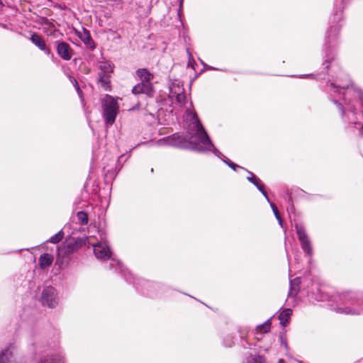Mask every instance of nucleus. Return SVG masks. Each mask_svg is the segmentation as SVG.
Returning <instances> with one entry per match:
<instances>
[{
	"mask_svg": "<svg viewBox=\"0 0 363 363\" xmlns=\"http://www.w3.org/2000/svg\"><path fill=\"white\" fill-rule=\"evenodd\" d=\"M136 74L141 79L142 82L152 83L151 81L154 78L153 74L145 68L138 69L136 70Z\"/></svg>",
	"mask_w": 363,
	"mask_h": 363,
	"instance_id": "dca6fc26",
	"label": "nucleus"
},
{
	"mask_svg": "<svg viewBox=\"0 0 363 363\" xmlns=\"http://www.w3.org/2000/svg\"><path fill=\"white\" fill-rule=\"evenodd\" d=\"M319 301H333V310L337 313L349 315H363V292L347 291L337 293L331 296L320 291Z\"/></svg>",
	"mask_w": 363,
	"mask_h": 363,
	"instance_id": "7ed1b4c3",
	"label": "nucleus"
},
{
	"mask_svg": "<svg viewBox=\"0 0 363 363\" xmlns=\"http://www.w3.org/2000/svg\"><path fill=\"white\" fill-rule=\"evenodd\" d=\"M316 76H317V74H301V75H298L297 77H299V78H303V79H305V78L315 79L316 77ZM294 77H296V76L294 75Z\"/></svg>",
	"mask_w": 363,
	"mask_h": 363,
	"instance_id": "c9c22d12",
	"label": "nucleus"
},
{
	"mask_svg": "<svg viewBox=\"0 0 363 363\" xmlns=\"http://www.w3.org/2000/svg\"><path fill=\"white\" fill-rule=\"evenodd\" d=\"M223 162L225 163L230 168H231L235 172H237L238 169H242L244 171H247V169L233 162L228 159H224L223 160Z\"/></svg>",
	"mask_w": 363,
	"mask_h": 363,
	"instance_id": "393cba45",
	"label": "nucleus"
},
{
	"mask_svg": "<svg viewBox=\"0 0 363 363\" xmlns=\"http://www.w3.org/2000/svg\"><path fill=\"white\" fill-rule=\"evenodd\" d=\"M294 228L300 241L301 247L303 251L311 256L313 254V248L311 246V240L305 231V228L303 225L295 223Z\"/></svg>",
	"mask_w": 363,
	"mask_h": 363,
	"instance_id": "6e6552de",
	"label": "nucleus"
},
{
	"mask_svg": "<svg viewBox=\"0 0 363 363\" xmlns=\"http://www.w3.org/2000/svg\"><path fill=\"white\" fill-rule=\"evenodd\" d=\"M169 89L170 99L180 107L185 108L186 114L191 118L187 126V137L191 149L199 152H212L215 155L219 157L221 155L220 152L211 142L200 122L197 113L191 110L192 103H190L189 107L186 106V96L182 82L179 79H171L169 83Z\"/></svg>",
	"mask_w": 363,
	"mask_h": 363,
	"instance_id": "f257e3e1",
	"label": "nucleus"
},
{
	"mask_svg": "<svg viewBox=\"0 0 363 363\" xmlns=\"http://www.w3.org/2000/svg\"><path fill=\"white\" fill-rule=\"evenodd\" d=\"M94 253L98 259L107 260L111 257V250L106 240H101L93 245Z\"/></svg>",
	"mask_w": 363,
	"mask_h": 363,
	"instance_id": "9d476101",
	"label": "nucleus"
},
{
	"mask_svg": "<svg viewBox=\"0 0 363 363\" xmlns=\"http://www.w3.org/2000/svg\"><path fill=\"white\" fill-rule=\"evenodd\" d=\"M265 197V199H267V201L269 202V203L270 204V202H272L269 199V196H268V194L267 193V191H265L264 189V185H262V186H260L259 189H257Z\"/></svg>",
	"mask_w": 363,
	"mask_h": 363,
	"instance_id": "72a5a7b5",
	"label": "nucleus"
},
{
	"mask_svg": "<svg viewBox=\"0 0 363 363\" xmlns=\"http://www.w3.org/2000/svg\"><path fill=\"white\" fill-rule=\"evenodd\" d=\"M53 262V257L48 253H44L39 258V264L42 269H46L50 267Z\"/></svg>",
	"mask_w": 363,
	"mask_h": 363,
	"instance_id": "f3484780",
	"label": "nucleus"
},
{
	"mask_svg": "<svg viewBox=\"0 0 363 363\" xmlns=\"http://www.w3.org/2000/svg\"><path fill=\"white\" fill-rule=\"evenodd\" d=\"M271 319L267 320L264 323L259 325L256 328L257 333L264 334L269 331L271 328Z\"/></svg>",
	"mask_w": 363,
	"mask_h": 363,
	"instance_id": "b1692460",
	"label": "nucleus"
},
{
	"mask_svg": "<svg viewBox=\"0 0 363 363\" xmlns=\"http://www.w3.org/2000/svg\"><path fill=\"white\" fill-rule=\"evenodd\" d=\"M14 346L10 345L0 352V363H15Z\"/></svg>",
	"mask_w": 363,
	"mask_h": 363,
	"instance_id": "4468645a",
	"label": "nucleus"
},
{
	"mask_svg": "<svg viewBox=\"0 0 363 363\" xmlns=\"http://www.w3.org/2000/svg\"><path fill=\"white\" fill-rule=\"evenodd\" d=\"M301 284V279L299 277H296L290 281V290L289 296H296L299 291V285Z\"/></svg>",
	"mask_w": 363,
	"mask_h": 363,
	"instance_id": "412c9836",
	"label": "nucleus"
},
{
	"mask_svg": "<svg viewBox=\"0 0 363 363\" xmlns=\"http://www.w3.org/2000/svg\"><path fill=\"white\" fill-rule=\"evenodd\" d=\"M64 357L61 354H57L43 357L39 363H64Z\"/></svg>",
	"mask_w": 363,
	"mask_h": 363,
	"instance_id": "a211bd4d",
	"label": "nucleus"
},
{
	"mask_svg": "<svg viewBox=\"0 0 363 363\" xmlns=\"http://www.w3.org/2000/svg\"><path fill=\"white\" fill-rule=\"evenodd\" d=\"M116 176V172H111L110 170H107L105 173V179H108V177L110 179H112L113 177H115Z\"/></svg>",
	"mask_w": 363,
	"mask_h": 363,
	"instance_id": "f704fd0d",
	"label": "nucleus"
},
{
	"mask_svg": "<svg viewBox=\"0 0 363 363\" xmlns=\"http://www.w3.org/2000/svg\"><path fill=\"white\" fill-rule=\"evenodd\" d=\"M64 237V232L62 230H60L57 233L50 237L48 240L49 242L57 244L60 242Z\"/></svg>",
	"mask_w": 363,
	"mask_h": 363,
	"instance_id": "a878e982",
	"label": "nucleus"
},
{
	"mask_svg": "<svg viewBox=\"0 0 363 363\" xmlns=\"http://www.w3.org/2000/svg\"><path fill=\"white\" fill-rule=\"evenodd\" d=\"M279 341H280V344L282 347H284V348L286 350H289V347H288V344H287V341H286V337L284 335H280L279 336Z\"/></svg>",
	"mask_w": 363,
	"mask_h": 363,
	"instance_id": "2f4dec72",
	"label": "nucleus"
},
{
	"mask_svg": "<svg viewBox=\"0 0 363 363\" xmlns=\"http://www.w3.org/2000/svg\"><path fill=\"white\" fill-rule=\"evenodd\" d=\"M350 125L352 128H356L359 130V135L363 137V125H361L359 123L357 122H351Z\"/></svg>",
	"mask_w": 363,
	"mask_h": 363,
	"instance_id": "7c9ffc66",
	"label": "nucleus"
},
{
	"mask_svg": "<svg viewBox=\"0 0 363 363\" xmlns=\"http://www.w3.org/2000/svg\"><path fill=\"white\" fill-rule=\"evenodd\" d=\"M188 54H189V58L190 60L191 58H192L191 54L189 51H188Z\"/></svg>",
	"mask_w": 363,
	"mask_h": 363,
	"instance_id": "ea45409f",
	"label": "nucleus"
},
{
	"mask_svg": "<svg viewBox=\"0 0 363 363\" xmlns=\"http://www.w3.org/2000/svg\"><path fill=\"white\" fill-rule=\"evenodd\" d=\"M246 172L249 174L247 177V181H249L250 183L253 184L257 187V189H259L260 186L264 185V184L261 181V179L259 178H258L257 177H256L252 172L248 171L247 169Z\"/></svg>",
	"mask_w": 363,
	"mask_h": 363,
	"instance_id": "4be33fe9",
	"label": "nucleus"
},
{
	"mask_svg": "<svg viewBox=\"0 0 363 363\" xmlns=\"http://www.w3.org/2000/svg\"><path fill=\"white\" fill-rule=\"evenodd\" d=\"M291 196L289 197V206L287 208V210L289 212L290 211H292L294 210V204L292 203V201L291 200Z\"/></svg>",
	"mask_w": 363,
	"mask_h": 363,
	"instance_id": "58836bf2",
	"label": "nucleus"
},
{
	"mask_svg": "<svg viewBox=\"0 0 363 363\" xmlns=\"http://www.w3.org/2000/svg\"><path fill=\"white\" fill-rule=\"evenodd\" d=\"M43 23L44 25H45V26H48V27H49V28H53V30H52V32H50V33H48V31H46V33H48V35H52V34H53L55 32L58 31L57 30L55 29V25H54V23H52V22H50V21H49V20H48V19H47V18H43Z\"/></svg>",
	"mask_w": 363,
	"mask_h": 363,
	"instance_id": "c756f323",
	"label": "nucleus"
},
{
	"mask_svg": "<svg viewBox=\"0 0 363 363\" xmlns=\"http://www.w3.org/2000/svg\"><path fill=\"white\" fill-rule=\"evenodd\" d=\"M223 343L226 347H232L233 345L234 344V342L233 341V337L230 336L226 337L223 340Z\"/></svg>",
	"mask_w": 363,
	"mask_h": 363,
	"instance_id": "473e14b6",
	"label": "nucleus"
},
{
	"mask_svg": "<svg viewBox=\"0 0 363 363\" xmlns=\"http://www.w3.org/2000/svg\"><path fill=\"white\" fill-rule=\"evenodd\" d=\"M292 315V310L291 308H285L279 314V320H280L281 325L286 326L289 322L291 316Z\"/></svg>",
	"mask_w": 363,
	"mask_h": 363,
	"instance_id": "6ab92c4d",
	"label": "nucleus"
},
{
	"mask_svg": "<svg viewBox=\"0 0 363 363\" xmlns=\"http://www.w3.org/2000/svg\"><path fill=\"white\" fill-rule=\"evenodd\" d=\"M2 5V1L0 0V6Z\"/></svg>",
	"mask_w": 363,
	"mask_h": 363,
	"instance_id": "79ce46f5",
	"label": "nucleus"
},
{
	"mask_svg": "<svg viewBox=\"0 0 363 363\" xmlns=\"http://www.w3.org/2000/svg\"><path fill=\"white\" fill-rule=\"evenodd\" d=\"M109 267L110 269H115L116 272L121 274L126 281L133 284L135 289L140 291L143 294L149 296H153L157 294L155 291L160 287L159 284L135 278L123 266L121 261L111 259Z\"/></svg>",
	"mask_w": 363,
	"mask_h": 363,
	"instance_id": "39448f33",
	"label": "nucleus"
},
{
	"mask_svg": "<svg viewBox=\"0 0 363 363\" xmlns=\"http://www.w3.org/2000/svg\"><path fill=\"white\" fill-rule=\"evenodd\" d=\"M103 117L108 125H112L119 111L117 100L110 95H106L102 100Z\"/></svg>",
	"mask_w": 363,
	"mask_h": 363,
	"instance_id": "423d86ee",
	"label": "nucleus"
},
{
	"mask_svg": "<svg viewBox=\"0 0 363 363\" xmlns=\"http://www.w3.org/2000/svg\"><path fill=\"white\" fill-rule=\"evenodd\" d=\"M57 55L65 61L72 59L74 55V50L71 46L66 42L57 40L55 42Z\"/></svg>",
	"mask_w": 363,
	"mask_h": 363,
	"instance_id": "9b49d317",
	"label": "nucleus"
},
{
	"mask_svg": "<svg viewBox=\"0 0 363 363\" xmlns=\"http://www.w3.org/2000/svg\"><path fill=\"white\" fill-rule=\"evenodd\" d=\"M100 72L99 73H104L105 74H110L113 71V67L111 62H103L99 65Z\"/></svg>",
	"mask_w": 363,
	"mask_h": 363,
	"instance_id": "5701e85b",
	"label": "nucleus"
},
{
	"mask_svg": "<svg viewBox=\"0 0 363 363\" xmlns=\"http://www.w3.org/2000/svg\"><path fill=\"white\" fill-rule=\"evenodd\" d=\"M160 145H169L179 148H186V144L185 139L179 133H174L172 135L163 138L157 142Z\"/></svg>",
	"mask_w": 363,
	"mask_h": 363,
	"instance_id": "1a4fd4ad",
	"label": "nucleus"
},
{
	"mask_svg": "<svg viewBox=\"0 0 363 363\" xmlns=\"http://www.w3.org/2000/svg\"><path fill=\"white\" fill-rule=\"evenodd\" d=\"M77 217L81 225H86L88 223V216L85 212H78L77 214Z\"/></svg>",
	"mask_w": 363,
	"mask_h": 363,
	"instance_id": "cd10ccee",
	"label": "nucleus"
},
{
	"mask_svg": "<svg viewBox=\"0 0 363 363\" xmlns=\"http://www.w3.org/2000/svg\"><path fill=\"white\" fill-rule=\"evenodd\" d=\"M98 82L101 83V86L104 90H109L111 86L110 75L105 74L104 73H99Z\"/></svg>",
	"mask_w": 363,
	"mask_h": 363,
	"instance_id": "aec40b11",
	"label": "nucleus"
},
{
	"mask_svg": "<svg viewBox=\"0 0 363 363\" xmlns=\"http://www.w3.org/2000/svg\"><path fill=\"white\" fill-rule=\"evenodd\" d=\"M344 1L336 0L335 4L336 11L330 20V23L333 25H331L325 36V41L323 49V62L322 65L327 69H329L332 62L335 60L337 53V36L341 27L338 23L342 19L343 6L341 5Z\"/></svg>",
	"mask_w": 363,
	"mask_h": 363,
	"instance_id": "20e7f679",
	"label": "nucleus"
},
{
	"mask_svg": "<svg viewBox=\"0 0 363 363\" xmlns=\"http://www.w3.org/2000/svg\"><path fill=\"white\" fill-rule=\"evenodd\" d=\"M75 34L89 49L93 50L95 48V43L91 38L90 33L87 29L82 28L81 31L75 30Z\"/></svg>",
	"mask_w": 363,
	"mask_h": 363,
	"instance_id": "ddd939ff",
	"label": "nucleus"
},
{
	"mask_svg": "<svg viewBox=\"0 0 363 363\" xmlns=\"http://www.w3.org/2000/svg\"><path fill=\"white\" fill-rule=\"evenodd\" d=\"M132 93L134 95L145 94L147 97L152 98L155 94L153 84L140 82L133 87Z\"/></svg>",
	"mask_w": 363,
	"mask_h": 363,
	"instance_id": "f8f14e48",
	"label": "nucleus"
},
{
	"mask_svg": "<svg viewBox=\"0 0 363 363\" xmlns=\"http://www.w3.org/2000/svg\"><path fill=\"white\" fill-rule=\"evenodd\" d=\"M270 206L273 211V213L276 217V218L277 219L279 225L282 227L283 225V220L281 218V216L279 213V211H278V208L276 206V205L273 203V202H270Z\"/></svg>",
	"mask_w": 363,
	"mask_h": 363,
	"instance_id": "c85d7f7f",
	"label": "nucleus"
},
{
	"mask_svg": "<svg viewBox=\"0 0 363 363\" xmlns=\"http://www.w3.org/2000/svg\"><path fill=\"white\" fill-rule=\"evenodd\" d=\"M284 362V359H281L279 360V363H283Z\"/></svg>",
	"mask_w": 363,
	"mask_h": 363,
	"instance_id": "a19ab883",
	"label": "nucleus"
},
{
	"mask_svg": "<svg viewBox=\"0 0 363 363\" xmlns=\"http://www.w3.org/2000/svg\"><path fill=\"white\" fill-rule=\"evenodd\" d=\"M59 301V298L55 289L51 286H46L43 289L40 297V302L43 306L49 308H55Z\"/></svg>",
	"mask_w": 363,
	"mask_h": 363,
	"instance_id": "0eeeda50",
	"label": "nucleus"
},
{
	"mask_svg": "<svg viewBox=\"0 0 363 363\" xmlns=\"http://www.w3.org/2000/svg\"><path fill=\"white\" fill-rule=\"evenodd\" d=\"M74 86H75V89L79 96H81L82 91L79 86V84L75 79H74Z\"/></svg>",
	"mask_w": 363,
	"mask_h": 363,
	"instance_id": "4c0bfd02",
	"label": "nucleus"
},
{
	"mask_svg": "<svg viewBox=\"0 0 363 363\" xmlns=\"http://www.w3.org/2000/svg\"><path fill=\"white\" fill-rule=\"evenodd\" d=\"M246 363H264V358L260 355H250Z\"/></svg>",
	"mask_w": 363,
	"mask_h": 363,
	"instance_id": "bb28decb",
	"label": "nucleus"
},
{
	"mask_svg": "<svg viewBox=\"0 0 363 363\" xmlns=\"http://www.w3.org/2000/svg\"><path fill=\"white\" fill-rule=\"evenodd\" d=\"M331 66L332 69L328 72L330 79L326 86L330 100L337 106L342 116L345 114L344 104L347 106L348 111L355 115L356 108L352 104H350V101L348 99V96L353 92L350 89L352 84L351 80L337 65Z\"/></svg>",
	"mask_w": 363,
	"mask_h": 363,
	"instance_id": "f03ea898",
	"label": "nucleus"
},
{
	"mask_svg": "<svg viewBox=\"0 0 363 363\" xmlns=\"http://www.w3.org/2000/svg\"><path fill=\"white\" fill-rule=\"evenodd\" d=\"M356 94H357V96L359 99V100L361 101V103H362V106L363 107V91L362 90H358L356 91Z\"/></svg>",
	"mask_w": 363,
	"mask_h": 363,
	"instance_id": "e433bc0d",
	"label": "nucleus"
},
{
	"mask_svg": "<svg viewBox=\"0 0 363 363\" xmlns=\"http://www.w3.org/2000/svg\"><path fill=\"white\" fill-rule=\"evenodd\" d=\"M30 40L40 50L44 51L47 54H50V50L47 48L44 40L40 35L34 33L31 35Z\"/></svg>",
	"mask_w": 363,
	"mask_h": 363,
	"instance_id": "2eb2a0df",
	"label": "nucleus"
}]
</instances>
